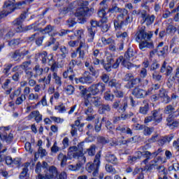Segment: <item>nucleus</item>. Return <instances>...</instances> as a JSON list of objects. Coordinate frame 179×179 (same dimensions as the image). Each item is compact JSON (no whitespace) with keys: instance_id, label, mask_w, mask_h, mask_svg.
Returning a JSON list of instances; mask_svg holds the SVG:
<instances>
[{"instance_id":"f257e3e1","label":"nucleus","mask_w":179,"mask_h":179,"mask_svg":"<svg viewBox=\"0 0 179 179\" xmlns=\"http://www.w3.org/2000/svg\"><path fill=\"white\" fill-rule=\"evenodd\" d=\"M89 2L83 0H76L73 1L66 8H63L60 11V14L63 16L69 13L71 16H75L78 20V23L83 24L86 22V17L94 13V8H87Z\"/></svg>"},{"instance_id":"f03ea898","label":"nucleus","mask_w":179,"mask_h":179,"mask_svg":"<svg viewBox=\"0 0 179 179\" xmlns=\"http://www.w3.org/2000/svg\"><path fill=\"white\" fill-rule=\"evenodd\" d=\"M84 143H85L82 142L78 145V147L72 146L69 148L68 151V157L69 159H72V157L76 159V157H78V160H81L80 162L78 163L76 165H69L68 169L70 171H78V170H80V167L86 163V157L83 156V155L86 153L85 151H83Z\"/></svg>"},{"instance_id":"7ed1b4c3","label":"nucleus","mask_w":179,"mask_h":179,"mask_svg":"<svg viewBox=\"0 0 179 179\" xmlns=\"http://www.w3.org/2000/svg\"><path fill=\"white\" fill-rule=\"evenodd\" d=\"M153 36V32L150 31L147 33L143 29H140L136 34V41H141L139 44L140 50H145V48H155L153 42L150 41V38Z\"/></svg>"},{"instance_id":"20e7f679","label":"nucleus","mask_w":179,"mask_h":179,"mask_svg":"<svg viewBox=\"0 0 179 179\" xmlns=\"http://www.w3.org/2000/svg\"><path fill=\"white\" fill-rule=\"evenodd\" d=\"M164 162H163V158L161 157H158L157 158L153 159L150 163V166L148 167V170H152V169H156L159 171V173L163 174V178L159 177L158 179H167L166 176V171L164 166H160V164H163Z\"/></svg>"},{"instance_id":"39448f33","label":"nucleus","mask_w":179,"mask_h":179,"mask_svg":"<svg viewBox=\"0 0 179 179\" xmlns=\"http://www.w3.org/2000/svg\"><path fill=\"white\" fill-rule=\"evenodd\" d=\"M100 157H101V152H99L95 156L94 164H87L86 170L88 171V173H92V171H94L92 173L94 177H96V176L99 174V169L100 168Z\"/></svg>"},{"instance_id":"423d86ee","label":"nucleus","mask_w":179,"mask_h":179,"mask_svg":"<svg viewBox=\"0 0 179 179\" xmlns=\"http://www.w3.org/2000/svg\"><path fill=\"white\" fill-rule=\"evenodd\" d=\"M136 54V52L134 51V49L129 48L124 54V57L122 62V65L125 66V68H127V69L132 68V63H131L129 61H131V59L135 57Z\"/></svg>"},{"instance_id":"0eeeda50","label":"nucleus","mask_w":179,"mask_h":179,"mask_svg":"<svg viewBox=\"0 0 179 179\" xmlns=\"http://www.w3.org/2000/svg\"><path fill=\"white\" fill-rule=\"evenodd\" d=\"M101 98L100 96H92V95H87L85 96V106L87 107L90 104L95 106V107H99L101 106Z\"/></svg>"},{"instance_id":"6e6552de","label":"nucleus","mask_w":179,"mask_h":179,"mask_svg":"<svg viewBox=\"0 0 179 179\" xmlns=\"http://www.w3.org/2000/svg\"><path fill=\"white\" fill-rule=\"evenodd\" d=\"M141 16L142 18V24L145 23L146 26H150V24H153V22L156 19L155 15H149L146 13V10H143L141 13Z\"/></svg>"},{"instance_id":"1a4fd4ad","label":"nucleus","mask_w":179,"mask_h":179,"mask_svg":"<svg viewBox=\"0 0 179 179\" xmlns=\"http://www.w3.org/2000/svg\"><path fill=\"white\" fill-rule=\"evenodd\" d=\"M24 19H26V14H22L20 17L17 18L13 22V25L14 26L17 33H20V31H23L22 23L24 22Z\"/></svg>"},{"instance_id":"9d476101","label":"nucleus","mask_w":179,"mask_h":179,"mask_svg":"<svg viewBox=\"0 0 179 179\" xmlns=\"http://www.w3.org/2000/svg\"><path fill=\"white\" fill-rule=\"evenodd\" d=\"M133 96L136 97V99H143L145 96H149V94H152V91L148 90V92L145 91L143 89L139 87L134 88L132 92Z\"/></svg>"},{"instance_id":"9b49d317","label":"nucleus","mask_w":179,"mask_h":179,"mask_svg":"<svg viewBox=\"0 0 179 179\" xmlns=\"http://www.w3.org/2000/svg\"><path fill=\"white\" fill-rule=\"evenodd\" d=\"M13 9H15L13 7V3L5 2L3 6V11L0 13V19L8 16L9 13H12V12H13Z\"/></svg>"},{"instance_id":"f8f14e48","label":"nucleus","mask_w":179,"mask_h":179,"mask_svg":"<svg viewBox=\"0 0 179 179\" xmlns=\"http://www.w3.org/2000/svg\"><path fill=\"white\" fill-rule=\"evenodd\" d=\"M57 173L58 171H57V168L55 166H50L45 176H43L41 175H38V179H54V177L57 176Z\"/></svg>"},{"instance_id":"ddd939ff","label":"nucleus","mask_w":179,"mask_h":179,"mask_svg":"<svg viewBox=\"0 0 179 179\" xmlns=\"http://www.w3.org/2000/svg\"><path fill=\"white\" fill-rule=\"evenodd\" d=\"M119 13H120L117 16L119 22L117 21H114V26H115V29H118V27H120V23H121V24L124 23V20H125V17L128 15V10L125 8H123V9L120 10V12H119Z\"/></svg>"},{"instance_id":"4468645a","label":"nucleus","mask_w":179,"mask_h":179,"mask_svg":"<svg viewBox=\"0 0 179 179\" xmlns=\"http://www.w3.org/2000/svg\"><path fill=\"white\" fill-rule=\"evenodd\" d=\"M91 27L88 28V33H89V37L90 38L88 39V41H93L94 38V33H96V27L99 26V23L97 21H91Z\"/></svg>"},{"instance_id":"2eb2a0df","label":"nucleus","mask_w":179,"mask_h":179,"mask_svg":"<svg viewBox=\"0 0 179 179\" xmlns=\"http://www.w3.org/2000/svg\"><path fill=\"white\" fill-rule=\"evenodd\" d=\"M8 130L9 129L8 127H0V138L2 141H6L7 143L12 142V140L13 139V134H10L8 136H7L6 133H3L2 134V131Z\"/></svg>"},{"instance_id":"dca6fc26","label":"nucleus","mask_w":179,"mask_h":179,"mask_svg":"<svg viewBox=\"0 0 179 179\" xmlns=\"http://www.w3.org/2000/svg\"><path fill=\"white\" fill-rule=\"evenodd\" d=\"M33 1L34 0H24V1L19 2L18 3H16V4H15V0L8 1L6 2L13 3V6L14 8L13 11H14L15 9H22V8H24V6L27 5V3H30L33 2Z\"/></svg>"},{"instance_id":"f3484780","label":"nucleus","mask_w":179,"mask_h":179,"mask_svg":"<svg viewBox=\"0 0 179 179\" xmlns=\"http://www.w3.org/2000/svg\"><path fill=\"white\" fill-rule=\"evenodd\" d=\"M94 80H93V78L90 76H87L84 77H81L80 78H75L76 83H93Z\"/></svg>"},{"instance_id":"a211bd4d","label":"nucleus","mask_w":179,"mask_h":179,"mask_svg":"<svg viewBox=\"0 0 179 179\" xmlns=\"http://www.w3.org/2000/svg\"><path fill=\"white\" fill-rule=\"evenodd\" d=\"M28 117L29 120H31V118H35V121L36 122H41V121H43V115L40 114L38 110H34L31 112Z\"/></svg>"},{"instance_id":"6ab92c4d","label":"nucleus","mask_w":179,"mask_h":179,"mask_svg":"<svg viewBox=\"0 0 179 179\" xmlns=\"http://www.w3.org/2000/svg\"><path fill=\"white\" fill-rule=\"evenodd\" d=\"M106 2H107V0H103L100 3L101 9L98 12V15L99 17H106V9H108V6L106 4Z\"/></svg>"},{"instance_id":"aec40b11","label":"nucleus","mask_w":179,"mask_h":179,"mask_svg":"<svg viewBox=\"0 0 179 179\" xmlns=\"http://www.w3.org/2000/svg\"><path fill=\"white\" fill-rule=\"evenodd\" d=\"M85 114L87 115V121H92V120H94V118H96V116L94 115V110L92 107H88L87 109H85Z\"/></svg>"},{"instance_id":"412c9836","label":"nucleus","mask_w":179,"mask_h":179,"mask_svg":"<svg viewBox=\"0 0 179 179\" xmlns=\"http://www.w3.org/2000/svg\"><path fill=\"white\" fill-rule=\"evenodd\" d=\"M150 152L149 151H144V152H141V151H138L136 152V155H137V159H142V157H147V159H145L143 161L144 164H146V163H148V162H149V157H150Z\"/></svg>"},{"instance_id":"4be33fe9","label":"nucleus","mask_w":179,"mask_h":179,"mask_svg":"<svg viewBox=\"0 0 179 179\" xmlns=\"http://www.w3.org/2000/svg\"><path fill=\"white\" fill-rule=\"evenodd\" d=\"M152 115L153 120L157 124H160V122L163 121V114L160 113V112L157 110H154L152 112Z\"/></svg>"},{"instance_id":"5701e85b","label":"nucleus","mask_w":179,"mask_h":179,"mask_svg":"<svg viewBox=\"0 0 179 179\" xmlns=\"http://www.w3.org/2000/svg\"><path fill=\"white\" fill-rule=\"evenodd\" d=\"M166 65L167 62H164L161 68V72L162 73H164V72H165L166 69V76H170L171 75V73L173 72V68L170 66H168L166 69Z\"/></svg>"},{"instance_id":"b1692460","label":"nucleus","mask_w":179,"mask_h":179,"mask_svg":"<svg viewBox=\"0 0 179 179\" xmlns=\"http://www.w3.org/2000/svg\"><path fill=\"white\" fill-rule=\"evenodd\" d=\"M42 33L48 34L49 36H55V33H57V31H55V29L54 27H51L50 25L47 26L42 31Z\"/></svg>"},{"instance_id":"393cba45","label":"nucleus","mask_w":179,"mask_h":179,"mask_svg":"<svg viewBox=\"0 0 179 179\" xmlns=\"http://www.w3.org/2000/svg\"><path fill=\"white\" fill-rule=\"evenodd\" d=\"M127 108H128V101L127 100V98H124L120 103L118 111L119 113H124V111L127 110Z\"/></svg>"},{"instance_id":"a878e982","label":"nucleus","mask_w":179,"mask_h":179,"mask_svg":"<svg viewBox=\"0 0 179 179\" xmlns=\"http://www.w3.org/2000/svg\"><path fill=\"white\" fill-rule=\"evenodd\" d=\"M88 90L90 92V93H91V94H92V96H96V94H99V87L97 85V84H93L92 85H91L89 88Z\"/></svg>"},{"instance_id":"bb28decb","label":"nucleus","mask_w":179,"mask_h":179,"mask_svg":"<svg viewBox=\"0 0 179 179\" xmlns=\"http://www.w3.org/2000/svg\"><path fill=\"white\" fill-rule=\"evenodd\" d=\"M79 90H80V95L81 97L84 98V104L85 103L86 101V96H92V93L87 94V90L83 86H80Z\"/></svg>"},{"instance_id":"cd10ccee","label":"nucleus","mask_w":179,"mask_h":179,"mask_svg":"<svg viewBox=\"0 0 179 179\" xmlns=\"http://www.w3.org/2000/svg\"><path fill=\"white\" fill-rule=\"evenodd\" d=\"M57 159L59 162H61L62 167H64V166L66 164V161L68 160V158L66 157V155L60 152L58 155Z\"/></svg>"},{"instance_id":"c85d7f7f","label":"nucleus","mask_w":179,"mask_h":179,"mask_svg":"<svg viewBox=\"0 0 179 179\" xmlns=\"http://www.w3.org/2000/svg\"><path fill=\"white\" fill-rule=\"evenodd\" d=\"M106 162H108L109 163H112L113 164H117V157L114 156V155L108 154L106 157Z\"/></svg>"},{"instance_id":"c756f323","label":"nucleus","mask_w":179,"mask_h":179,"mask_svg":"<svg viewBox=\"0 0 179 179\" xmlns=\"http://www.w3.org/2000/svg\"><path fill=\"white\" fill-rule=\"evenodd\" d=\"M20 66L23 71L31 70V61L24 62Z\"/></svg>"},{"instance_id":"7c9ffc66","label":"nucleus","mask_w":179,"mask_h":179,"mask_svg":"<svg viewBox=\"0 0 179 179\" xmlns=\"http://www.w3.org/2000/svg\"><path fill=\"white\" fill-rule=\"evenodd\" d=\"M107 64H104V68L106 71H110V69L111 68V64L113 62H114V59H113V56L110 55L107 57Z\"/></svg>"},{"instance_id":"2f4dec72","label":"nucleus","mask_w":179,"mask_h":179,"mask_svg":"<svg viewBox=\"0 0 179 179\" xmlns=\"http://www.w3.org/2000/svg\"><path fill=\"white\" fill-rule=\"evenodd\" d=\"M34 71L35 72L34 78H37V76H41L43 75V68L40 67V65H36L34 68Z\"/></svg>"},{"instance_id":"473e14b6","label":"nucleus","mask_w":179,"mask_h":179,"mask_svg":"<svg viewBox=\"0 0 179 179\" xmlns=\"http://www.w3.org/2000/svg\"><path fill=\"white\" fill-rule=\"evenodd\" d=\"M177 99H178V96H176L175 94H173L171 96V99L168 95L164 96V101L166 104L170 103L171 101H173V102L176 101V100H177Z\"/></svg>"},{"instance_id":"72a5a7b5","label":"nucleus","mask_w":179,"mask_h":179,"mask_svg":"<svg viewBox=\"0 0 179 179\" xmlns=\"http://www.w3.org/2000/svg\"><path fill=\"white\" fill-rule=\"evenodd\" d=\"M64 92L69 96H72V94H73V93L75 92V87H73V85H67L64 88Z\"/></svg>"},{"instance_id":"f704fd0d","label":"nucleus","mask_w":179,"mask_h":179,"mask_svg":"<svg viewBox=\"0 0 179 179\" xmlns=\"http://www.w3.org/2000/svg\"><path fill=\"white\" fill-rule=\"evenodd\" d=\"M166 121H167V122H169L167 124V125H168V127H169V128L171 129H173V128H177V127H178V125H179L178 121H175L172 123H170V122H171V119H170V117H167Z\"/></svg>"},{"instance_id":"c9c22d12","label":"nucleus","mask_w":179,"mask_h":179,"mask_svg":"<svg viewBox=\"0 0 179 179\" xmlns=\"http://www.w3.org/2000/svg\"><path fill=\"white\" fill-rule=\"evenodd\" d=\"M39 57L40 59H41L43 64H45L47 62V52H43L42 53H39L36 55V58Z\"/></svg>"},{"instance_id":"e433bc0d","label":"nucleus","mask_w":179,"mask_h":179,"mask_svg":"<svg viewBox=\"0 0 179 179\" xmlns=\"http://www.w3.org/2000/svg\"><path fill=\"white\" fill-rule=\"evenodd\" d=\"M117 131H120V132L127 133L129 135H132V131L129 128H125L124 127L119 126L117 128H116Z\"/></svg>"},{"instance_id":"4c0bfd02","label":"nucleus","mask_w":179,"mask_h":179,"mask_svg":"<svg viewBox=\"0 0 179 179\" xmlns=\"http://www.w3.org/2000/svg\"><path fill=\"white\" fill-rule=\"evenodd\" d=\"M101 43L103 44V45H110V44H113L114 43V40H113L112 38H106L104 37H102L101 41Z\"/></svg>"},{"instance_id":"58836bf2","label":"nucleus","mask_w":179,"mask_h":179,"mask_svg":"<svg viewBox=\"0 0 179 179\" xmlns=\"http://www.w3.org/2000/svg\"><path fill=\"white\" fill-rule=\"evenodd\" d=\"M53 79H55V84L57 85V86H61V85H62L61 77L58 76L57 72L53 73Z\"/></svg>"},{"instance_id":"ea45409f","label":"nucleus","mask_w":179,"mask_h":179,"mask_svg":"<svg viewBox=\"0 0 179 179\" xmlns=\"http://www.w3.org/2000/svg\"><path fill=\"white\" fill-rule=\"evenodd\" d=\"M108 85L109 86H110V87H116V89H118V87H121V84L117 82L115 79L111 80L109 82Z\"/></svg>"},{"instance_id":"a19ab883","label":"nucleus","mask_w":179,"mask_h":179,"mask_svg":"<svg viewBox=\"0 0 179 179\" xmlns=\"http://www.w3.org/2000/svg\"><path fill=\"white\" fill-rule=\"evenodd\" d=\"M81 48H85V50H89V45L85 43V39L82 38L80 41V46L77 48V51H80Z\"/></svg>"},{"instance_id":"79ce46f5","label":"nucleus","mask_w":179,"mask_h":179,"mask_svg":"<svg viewBox=\"0 0 179 179\" xmlns=\"http://www.w3.org/2000/svg\"><path fill=\"white\" fill-rule=\"evenodd\" d=\"M130 82H131V85L128 86L129 89H131V87H134L135 85H138V83H141V78H135L134 77Z\"/></svg>"},{"instance_id":"37998d69","label":"nucleus","mask_w":179,"mask_h":179,"mask_svg":"<svg viewBox=\"0 0 179 179\" xmlns=\"http://www.w3.org/2000/svg\"><path fill=\"white\" fill-rule=\"evenodd\" d=\"M106 171L107 173H111L112 174H117V170L113 168V166L106 164L105 166Z\"/></svg>"},{"instance_id":"c03bdc74","label":"nucleus","mask_w":179,"mask_h":179,"mask_svg":"<svg viewBox=\"0 0 179 179\" xmlns=\"http://www.w3.org/2000/svg\"><path fill=\"white\" fill-rule=\"evenodd\" d=\"M60 52H62L61 56L62 58H66V55L69 54V50L68 49H66V47L61 46Z\"/></svg>"},{"instance_id":"a18cd8bd","label":"nucleus","mask_w":179,"mask_h":179,"mask_svg":"<svg viewBox=\"0 0 179 179\" xmlns=\"http://www.w3.org/2000/svg\"><path fill=\"white\" fill-rule=\"evenodd\" d=\"M55 110H57L61 114H64L66 111V108L64 104H60L55 107Z\"/></svg>"},{"instance_id":"49530a36","label":"nucleus","mask_w":179,"mask_h":179,"mask_svg":"<svg viewBox=\"0 0 179 179\" xmlns=\"http://www.w3.org/2000/svg\"><path fill=\"white\" fill-rule=\"evenodd\" d=\"M176 30L177 29H176V27L173 25H169L166 28V34L173 35V33H176Z\"/></svg>"},{"instance_id":"de8ad7c7","label":"nucleus","mask_w":179,"mask_h":179,"mask_svg":"<svg viewBox=\"0 0 179 179\" xmlns=\"http://www.w3.org/2000/svg\"><path fill=\"white\" fill-rule=\"evenodd\" d=\"M26 100V96L24 94H21L20 96L17 98L15 101V103L17 104V106H20Z\"/></svg>"},{"instance_id":"09e8293b","label":"nucleus","mask_w":179,"mask_h":179,"mask_svg":"<svg viewBox=\"0 0 179 179\" xmlns=\"http://www.w3.org/2000/svg\"><path fill=\"white\" fill-rule=\"evenodd\" d=\"M153 131H155V129L153 127H145L143 131V134L144 135H145V136H149L150 135H152V133L153 132Z\"/></svg>"},{"instance_id":"8fccbe9b","label":"nucleus","mask_w":179,"mask_h":179,"mask_svg":"<svg viewBox=\"0 0 179 179\" xmlns=\"http://www.w3.org/2000/svg\"><path fill=\"white\" fill-rule=\"evenodd\" d=\"M121 10L122 9L117 6H112V8H109L108 12H110V13H120Z\"/></svg>"},{"instance_id":"3c124183","label":"nucleus","mask_w":179,"mask_h":179,"mask_svg":"<svg viewBox=\"0 0 179 179\" xmlns=\"http://www.w3.org/2000/svg\"><path fill=\"white\" fill-rule=\"evenodd\" d=\"M148 111H149V105L146 104L144 106L140 107L139 112L141 114H148Z\"/></svg>"},{"instance_id":"603ef678","label":"nucleus","mask_w":179,"mask_h":179,"mask_svg":"<svg viewBox=\"0 0 179 179\" xmlns=\"http://www.w3.org/2000/svg\"><path fill=\"white\" fill-rule=\"evenodd\" d=\"M6 163L8 164V166L10 165L12 163H14V164H19V161L15 159L14 161L12 159V157H6Z\"/></svg>"},{"instance_id":"864d4df0","label":"nucleus","mask_w":179,"mask_h":179,"mask_svg":"<svg viewBox=\"0 0 179 179\" xmlns=\"http://www.w3.org/2000/svg\"><path fill=\"white\" fill-rule=\"evenodd\" d=\"M123 59H124V57L122 56L119 57L116 59V62H115V64L113 65V68H114V69H117V68L120 66V64H121Z\"/></svg>"},{"instance_id":"5fc2aeb1","label":"nucleus","mask_w":179,"mask_h":179,"mask_svg":"<svg viewBox=\"0 0 179 179\" xmlns=\"http://www.w3.org/2000/svg\"><path fill=\"white\" fill-rule=\"evenodd\" d=\"M103 98L105 100H107L108 101L114 100V94H110V92H106L104 94Z\"/></svg>"},{"instance_id":"6e6d98bb","label":"nucleus","mask_w":179,"mask_h":179,"mask_svg":"<svg viewBox=\"0 0 179 179\" xmlns=\"http://www.w3.org/2000/svg\"><path fill=\"white\" fill-rule=\"evenodd\" d=\"M96 85L98 86V90L99 93H101V94H103V92H104L106 90V85L103 83H97Z\"/></svg>"},{"instance_id":"4d7b16f0","label":"nucleus","mask_w":179,"mask_h":179,"mask_svg":"<svg viewBox=\"0 0 179 179\" xmlns=\"http://www.w3.org/2000/svg\"><path fill=\"white\" fill-rule=\"evenodd\" d=\"M174 111V107L171 105H169L166 107H165V109L164 110V114H171Z\"/></svg>"},{"instance_id":"13d9d810","label":"nucleus","mask_w":179,"mask_h":179,"mask_svg":"<svg viewBox=\"0 0 179 179\" xmlns=\"http://www.w3.org/2000/svg\"><path fill=\"white\" fill-rule=\"evenodd\" d=\"M13 59H14L15 61H19V59H20V51L17 50L15 52H13L11 55Z\"/></svg>"},{"instance_id":"bf43d9fd","label":"nucleus","mask_w":179,"mask_h":179,"mask_svg":"<svg viewBox=\"0 0 179 179\" xmlns=\"http://www.w3.org/2000/svg\"><path fill=\"white\" fill-rule=\"evenodd\" d=\"M27 30H34V31H36V30H40V29H38V23L29 25L28 27H27Z\"/></svg>"},{"instance_id":"052dcab7","label":"nucleus","mask_w":179,"mask_h":179,"mask_svg":"<svg viewBox=\"0 0 179 179\" xmlns=\"http://www.w3.org/2000/svg\"><path fill=\"white\" fill-rule=\"evenodd\" d=\"M89 156H94V153H96V145H92L87 150Z\"/></svg>"},{"instance_id":"680f3d73","label":"nucleus","mask_w":179,"mask_h":179,"mask_svg":"<svg viewBox=\"0 0 179 179\" xmlns=\"http://www.w3.org/2000/svg\"><path fill=\"white\" fill-rule=\"evenodd\" d=\"M15 36V31L13 29H10L3 37L4 40H9L11 37Z\"/></svg>"},{"instance_id":"e2e57ef3","label":"nucleus","mask_w":179,"mask_h":179,"mask_svg":"<svg viewBox=\"0 0 179 179\" xmlns=\"http://www.w3.org/2000/svg\"><path fill=\"white\" fill-rule=\"evenodd\" d=\"M18 44H20V41L19 39H13L8 43L10 47H16Z\"/></svg>"},{"instance_id":"0e129e2a","label":"nucleus","mask_w":179,"mask_h":179,"mask_svg":"<svg viewBox=\"0 0 179 179\" xmlns=\"http://www.w3.org/2000/svg\"><path fill=\"white\" fill-rule=\"evenodd\" d=\"M93 59V64L94 65H99L100 62L101 64H104V60L100 59V57H92Z\"/></svg>"},{"instance_id":"69168bd1","label":"nucleus","mask_w":179,"mask_h":179,"mask_svg":"<svg viewBox=\"0 0 179 179\" xmlns=\"http://www.w3.org/2000/svg\"><path fill=\"white\" fill-rule=\"evenodd\" d=\"M50 120H52V121H54V122H56L57 124H62V122H64V119L61 117L52 116L50 117Z\"/></svg>"},{"instance_id":"338daca9","label":"nucleus","mask_w":179,"mask_h":179,"mask_svg":"<svg viewBox=\"0 0 179 179\" xmlns=\"http://www.w3.org/2000/svg\"><path fill=\"white\" fill-rule=\"evenodd\" d=\"M28 100L34 101V100H38V94H29L28 96Z\"/></svg>"},{"instance_id":"774afa93","label":"nucleus","mask_w":179,"mask_h":179,"mask_svg":"<svg viewBox=\"0 0 179 179\" xmlns=\"http://www.w3.org/2000/svg\"><path fill=\"white\" fill-rule=\"evenodd\" d=\"M76 24V21H75L74 18H70L67 20V26L69 27H73Z\"/></svg>"}]
</instances>
